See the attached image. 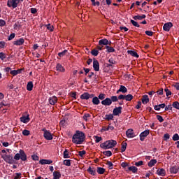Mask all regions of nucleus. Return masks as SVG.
I'll list each match as a JSON object with an SVG mask.
<instances>
[{
    "instance_id": "4be33fe9",
    "label": "nucleus",
    "mask_w": 179,
    "mask_h": 179,
    "mask_svg": "<svg viewBox=\"0 0 179 179\" xmlns=\"http://www.w3.org/2000/svg\"><path fill=\"white\" fill-rule=\"evenodd\" d=\"M120 92H121L122 93H127V92H128V90L127 89V87H125V86L120 85V89L117 91V94H118Z\"/></svg>"
},
{
    "instance_id": "f704fd0d",
    "label": "nucleus",
    "mask_w": 179,
    "mask_h": 179,
    "mask_svg": "<svg viewBox=\"0 0 179 179\" xmlns=\"http://www.w3.org/2000/svg\"><path fill=\"white\" fill-rule=\"evenodd\" d=\"M63 157H64V159H69V157H71L69 156V153L68 152V150H65L64 151Z\"/></svg>"
},
{
    "instance_id": "f3484780",
    "label": "nucleus",
    "mask_w": 179,
    "mask_h": 179,
    "mask_svg": "<svg viewBox=\"0 0 179 179\" xmlns=\"http://www.w3.org/2000/svg\"><path fill=\"white\" fill-rule=\"evenodd\" d=\"M57 101H58V98H57V96H53L49 98V103L52 106H54V104H55V103H57Z\"/></svg>"
},
{
    "instance_id": "dca6fc26",
    "label": "nucleus",
    "mask_w": 179,
    "mask_h": 179,
    "mask_svg": "<svg viewBox=\"0 0 179 179\" xmlns=\"http://www.w3.org/2000/svg\"><path fill=\"white\" fill-rule=\"evenodd\" d=\"M122 110V107H121V106L114 108L113 109V115H119V114H121Z\"/></svg>"
},
{
    "instance_id": "a878e982",
    "label": "nucleus",
    "mask_w": 179,
    "mask_h": 179,
    "mask_svg": "<svg viewBox=\"0 0 179 179\" xmlns=\"http://www.w3.org/2000/svg\"><path fill=\"white\" fill-rule=\"evenodd\" d=\"M146 18V15L143 14L141 15H135L134 17H133V19H134V20H142V19H145Z\"/></svg>"
},
{
    "instance_id": "7c9ffc66",
    "label": "nucleus",
    "mask_w": 179,
    "mask_h": 179,
    "mask_svg": "<svg viewBox=\"0 0 179 179\" xmlns=\"http://www.w3.org/2000/svg\"><path fill=\"white\" fill-rule=\"evenodd\" d=\"M156 163H157V160H156V159H151L148 162V167H153V166H155V164H156Z\"/></svg>"
},
{
    "instance_id": "39448f33",
    "label": "nucleus",
    "mask_w": 179,
    "mask_h": 179,
    "mask_svg": "<svg viewBox=\"0 0 179 179\" xmlns=\"http://www.w3.org/2000/svg\"><path fill=\"white\" fill-rule=\"evenodd\" d=\"M43 132V137L46 141H52V134L49 130H47L45 128L42 129Z\"/></svg>"
},
{
    "instance_id": "f03ea898",
    "label": "nucleus",
    "mask_w": 179,
    "mask_h": 179,
    "mask_svg": "<svg viewBox=\"0 0 179 179\" xmlns=\"http://www.w3.org/2000/svg\"><path fill=\"white\" fill-rule=\"evenodd\" d=\"M115 145H117V141L115 140H108L101 143L100 146L102 149L107 150L114 148Z\"/></svg>"
},
{
    "instance_id": "774afa93",
    "label": "nucleus",
    "mask_w": 179,
    "mask_h": 179,
    "mask_svg": "<svg viewBox=\"0 0 179 179\" xmlns=\"http://www.w3.org/2000/svg\"><path fill=\"white\" fill-rule=\"evenodd\" d=\"M173 86L176 87V90H179V83H175Z\"/></svg>"
},
{
    "instance_id": "4c0bfd02",
    "label": "nucleus",
    "mask_w": 179,
    "mask_h": 179,
    "mask_svg": "<svg viewBox=\"0 0 179 179\" xmlns=\"http://www.w3.org/2000/svg\"><path fill=\"white\" fill-rule=\"evenodd\" d=\"M94 139H95V143H99V142H101V141L103 139L101 137L98 136H94Z\"/></svg>"
},
{
    "instance_id": "c9c22d12",
    "label": "nucleus",
    "mask_w": 179,
    "mask_h": 179,
    "mask_svg": "<svg viewBox=\"0 0 179 179\" xmlns=\"http://www.w3.org/2000/svg\"><path fill=\"white\" fill-rule=\"evenodd\" d=\"M103 155H104V156H107L108 157H110V156H113V152H111V151L110 150L104 151L103 152Z\"/></svg>"
},
{
    "instance_id": "13d9d810",
    "label": "nucleus",
    "mask_w": 179,
    "mask_h": 179,
    "mask_svg": "<svg viewBox=\"0 0 179 179\" xmlns=\"http://www.w3.org/2000/svg\"><path fill=\"white\" fill-rule=\"evenodd\" d=\"M173 141H179V136L178 134H176L172 137Z\"/></svg>"
},
{
    "instance_id": "f257e3e1",
    "label": "nucleus",
    "mask_w": 179,
    "mask_h": 179,
    "mask_svg": "<svg viewBox=\"0 0 179 179\" xmlns=\"http://www.w3.org/2000/svg\"><path fill=\"white\" fill-rule=\"evenodd\" d=\"M85 141V134L82 131H77L76 134L73 136L72 142L76 145H82Z\"/></svg>"
},
{
    "instance_id": "aec40b11",
    "label": "nucleus",
    "mask_w": 179,
    "mask_h": 179,
    "mask_svg": "<svg viewBox=\"0 0 179 179\" xmlns=\"http://www.w3.org/2000/svg\"><path fill=\"white\" fill-rule=\"evenodd\" d=\"M56 71L59 72H65V68L61 65V64L58 63L56 66Z\"/></svg>"
},
{
    "instance_id": "9d476101",
    "label": "nucleus",
    "mask_w": 179,
    "mask_h": 179,
    "mask_svg": "<svg viewBox=\"0 0 179 179\" xmlns=\"http://www.w3.org/2000/svg\"><path fill=\"white\" fill-rule=\"evenodd\" d=\"M149 130H145L140 134V141L143 142L145 141V138L149 135Z\"/></svg>"
},
{
    "instance_id": "0eeeda50",
    "label": "nucleus",
    "mask_w": 179,
    "mask_h": 179,
    "mask_svg": "<svg viewBox=\"0 0 179 179\" xmlns=\"http://www.w3.org/2000/svg\"><path fill=\"white\" fill-rule=\"evenodd\" d=\"M92 97H94V94H90L88 92H85L80 96L81 100H89V99H92Z\"/></svg>"
},
{
    "instance_id": "79ce46f5",
    "label": "nucleus",
    "mask_w": 179,
    "mask_h": 179,
    "mask_svg": "<svg viewBox=\"0 0 179 179\" xmlns=\"http://www.w3.org/2000/svg\"><path fill=\"white\" fill-rule=\"evenodd\" d=\"M83 118L84 120L87 122V120H89V118H90V114H89V113L84 114Z\"/></svg>"
},
{
    "instance_id": "1a4fd4ad",
    "label": "nucleus",
    "mask_w": 179,
    "mask_h": 179,
    "mask_svg": "<svg viewBox=\"0 0 179 179\" xmlns=\"http://www.w3.org/2000/svg\"><path fill=\"white\" fill-rule=\"evenodd\" d=\"M21 122H23V124H27V122H29L30 121V117L29 115H22L20 118Z\"/></svg>"
},
{
    "instance_id": "864d4df0",
    "label": "nucleus",
    "mask_w": 179,
    "mask_h": 179,
    "mask_svg": "<svg viewBox=\"0 0 179 179\" xmlns=\"http://www.w3.org/2000/svg\"><path fill=\"white\" fill-rule=\"evenodd\" d=\"M164 92H165L166 95L167 96H171V91H170L168 88H165V89H164Z\"/></svg>"
},
{
    "instance_id": "7ed1b4c3",
    "label": "nucleus",
    "mask_w": 179,
    "mask_h": 179,
    "mask_svg": "<svg viewBox=\"0 0 179 179\" xmlns=\"http://www.w3.org/2000/svg\"><path fill=\"white\" fill-rule=\"evenodd\" d=\"M22 160V162H26L27 160V155L23 150H20L19 153L15 154L14 156V160Z\"/></svg>"
},
{
    "instance_id": "58836bf2",
    "label": "nucleus",
    "mask_w": 179,
    "mask_h": 179,
    "mask_svg": "<svg viewBox=\"0 0 179 179\" xmlns=\"http://www.w3.org/2000/svg\"><path fill=\"white\" fill-rule=\"evenodd\" d=\"M130 22H131V24H133V26H134V27H141V25H139V24H138V22H136L135 20H131Z\"/></svg>"
},
{
    "instance_id": "ddd939ff",
    "label": "nucleus",
    "mask_w": 179,
    "mask_h": 179,
    "mask_svg": "<svg viewBox=\"0 0 179 179\" xmlns=\"http://www.w3.org/2000/svg\"><path fill=\"white\" fill-rule=\"evenodd\" d=\"M93 68L96 72H99L100 71V66L99 64V61L94 59L93 61Z\"/></svg>"
},
{
    "instance_id": "603ef678",
    "label": "nucleus",
    "mask_w": 179,
    "mask_h": 179,
    "mask_svg": "<svg viewBox=\"0 0 179 179\" xmlns=\"http://www.w3.org/2000/svg\"><path fill=\"white\" fill-rule=\"evenodd\" d=\"M6 47V42L1 41H0V48H5Z\"/></svg>"
},
{
    "instance_id": "473e14b6",
    "label": "nucleus",
    "mask_w": 179,
    "mask_h": 179,
    "mask_svg": "<svg viewBox=\"0 0 179 179\" xmlns=\"http://www.w3.org/2000/svg\"><path fill=\"white\" fill-rule=\"evenodd\" d=\"M132 99H134V96H132V94L125 95L124 100H126V101H131Z\"/></svg>"
},
{
    "instance_id": "ea45409f",
    "label": "nucleus",
    "mask_w": 179,
    "mask_h": 179,
    "mask_svg": "<svg viewBox=\"0 0 179 179\" xmlns=\"http://www.w3.org/2000/svg\"><path fill=\"white\" fill-rule=\"evenodd\" d=\"M106 48L107 49L108 52H114V51H115V49L113 47L106 46Z\"/></svg>"
},
{
    "instance_id": "9b49d317",
    "label": "nucleus",
    "mask_w": 179,
    "mask_h": 179,
    "mask_svg": "<svg viewBox=\"0 0 179 179\" xmlns=\"http://www.w3.org/2000/svg\"><path fill=\"white\" fill-rule=\"evenodd\" d=\"M178 171H179V166L177 165H174L171 166L169 169V171L171 174H177V173H178Z\"/></svg>"
},
{
    "instance_id": "69168bd1",
    "label": "nucleus",
    "mask_w": 179,
    "mask_h": 179,
    "mask_svg": "<svg viewBox=\"0 0 179 179\" xmlns=\"http://www.w3.org/2000/svg\"><path fill=\"white\" fill-rule=\"evenodd\" d=\"M157 94H159V96H162L163 94V88H160L157 92Z\"/></svg>"
},
{
    "instance_id": "5fc2aeb1",
    "label": "nucleus",
    "mask_w": 179,
    "mask_h": 179,
    "mask_svg": "<svg viewBox=\"0 0 179 179\" xmlns=\"http://www.w3.org/2000/svg\"><path fill=\"white\" fill-rule=\"evenodd\" d=\"M5 58H6V55H5V53L3 52H0V59L1 61H3V59H5Z\"/></svg>"
},
{
    "instance_id": "b1692460",
    "label": "nucleus",
    "mask_w": 179,
    "mask_h": 179,
    "mask_svg": "<svg viewBox=\"0 0 179 179\" xmlns=\"http://www.w3.org/2000/svg\"><path fill=\"white\" fill-rule=\"evenodd\" d=\"M61 178V173L58 171H55L53 172V179H59Z\"/></svg>"
},
{
    "instance_id": "f8f14e48",
    "label": "nucleus",
    "mask_w": 179,
    "mask_h": 179,
    "mask_svg": "<svg viewBox=\"0 0 179 179\" xmlns=\"http://www.w3.org/2000/svg\"><path fill=\"white\" fill-rule=\"evenodd\" d=\"M173 27L172 22H167L164 24L163 29L164 31H170V29Z\"/></svg>"
},
{
    "instance_id": "680f3d73",
    "label": "nucleus",
    "mask_w": 179,
    "mask_h": 179,
    "mask_svg": "<svg viewBox=\"0 0 179 179\" xmlns=\"http://www.w3.org/2000/svg\"><path fill=\"white\" fill-rule=\"evenodd\" d=\"M145 34L147 36H149L150 37H152V36H153V31H145Z\"/></svg>"
},
{
    "instance_id": "393cba45",
    "label": "nucleus",
    "mask_w": 179,
    "mask_h": 179,
    "mask_svg": "<svg viewBox=\"0 0 179 179\" xmlns=\"http://www.w3.org/2000/svg\"><path fill=\"white\" fill-rule=\"evenodd\" d=\"M34 86V85H33V82L31 81L28 82L27 85V90H28V92H31V90H33Z\"/></svg>"
},
{
    "instance_id": "5701e85b",
    "label": "nucleus",
    "mask_w": 179,
    "mask_h": 179,
    "mask_svg": "<svg viewBox=\"0 0 179 179\" xmlns=\"http://www.w3.org/2000/svg\"><path fill=\"white\" fill-rule=\"evenodd\" d=\"M157 174H158V176H161L162 177H164V176H166V171L163 169H159L157 171Z\"/></svg>"
},
{
    "instance_id": "4d7b16f0",
    "label": "nucleus",
    "mask_w": 179,
    "mask_h": 179,
    "mask_svg": "<svg viewBox=\"0 0 179 179\" xmlns=\"http://www.w3.org/2000/svg\"><path fill=\"white\" fill-rule=\"evenodd\" d=\"M135 166H136V167H140V166H143V161H139V162H135Z\"/></svg>"
},
{
    "instance_id": "e433bc0d",
    "label": "nucleus",
    "mask_w": 179,
    "mask_h": 179,
    "mask_svg": "<svg viewBox=\"0 0 179 179\" xmlns=\"http://www.w3.org/2000/svg\"><path fill=\"white\" fill-rule=\"evenodd\" d=\"M63 164H64V166H67L68 167L71 166V159L64 160Z\"/></svg>"
},
{
    "instance_id": "052dcab7",
    "label": "nucleus",
    "mask_w": 179,
    "mask_h": 179,
    "mask_svg": "<svg viewBox=\"0 0 179 179\" xmlns=\"http://www.w3.org/2000/svg\"><path fill=\"white\" fill-rule=\"evenodd\" d=\"M20 176H22V173H15V175H14V178H15V179H19V178H20Z\"/></svg>"
},
{
    "instance_id": "6ab92c4d",
    "label": "nucleus",
    "mask_w": 179,
    "mask_h": 179,
    "mask_svg": "<svg viewBox=\"0 0 179 179\" xmlns=\"http://www.w3.org/2000/svg\"><path fill=\"white\" fill-rule=\"evenodd\" d=\"M87 171H88L91 176H96V174H97L96 172V169L92 168L90 166L87 169Z\"/></svg>"
},
{
    "instance_id": "a211bd4d",
    "label": "nucleus",
    "mask_w": 179,
    "mask_h": 179,
    "mask_svg": "<svg viewBox=\"0 0 179 179\" xmlns=\"http://www.w3.org/2000/svg\"><path fill=\"white\" fill-rule=\"evenodd\" d=\"M52 160L50 159H41L39 161V164L44 165V164H52Z\"/></svg>"
},
{
    "instance_id": "cd10ccee",
    "label": "nucleus",
    "mask_w": 179,
    "mask_h": 179,
    "mask_svg": "<svg viewBox=\"0 0 179 179\" xmlns=\"http://www.w3.org/2000/svg\"><path fill=\"white\" fill-rule=\"evenodd\" d=\"M92 103L94 104V106H99V104H100V100L97 96L93 97Z\"/></svg>"
},
{
    "instance_id": "bb28decb",
    "label": "nucleus",
    "mask_w": 179,
    "mask_h": 179,
    "mask_svg": "<svg viewBox=\"0 0 179 179\" xmlns=\"http://www.w3.org/2000/svg\"><path fill=\"white\" fill-rule=\"evenodd\" d=\"M99 45H108V40L103 38L99 41Z\"/></svg>"
},
{
    "instance_id": "37998d69",
    "label": "nucleus",
    "mask_w": 179,
    "mask_h": 179,
    "mask_svg": "<svg viewBox=\"0 0 179 179\" xmlns=\"http://www.w3.org/2000/svg\"><path fill=\"white\" fill-rule=\"evenodd\" d=\"M91 54L94 55V57H97V55H99V50L94 49L92 50Z\"/></svg>"
},
{
    "instance_id": "2eb2a0df",
    "label": "nucleus",
    "mask_w": 179,
    "mask_h": 179,
    "mask_svg": "<svg viewBox=\"0 0 179 179\" xmlns=\"http://www.w3.org/2000/svg\"><path fill=\"white\" fill-rule=\"evenodd\" d=\"M14 45H23L24 44V39L21 38L13 42Z\"/></svg>"
},
{
    "instance_id": "c03bdc74",
    "label": "nucleus",
    "mask_w": 179,
    "mask_h": 179,
    "mask_svg": "<svg viewBox=\"0 0 179 179\" xmlns=\"http://www.w3.org/2000/svg\"><path fill=\"white\" fill-rule=\"evenodd\" d=\"M110 100H111V103H115V101H118V97H117V96H112L110 97Z\"/></svg>"
},
{
    "instance_id": "e2e57ef3",
    "label": "nucleus",
    "mask_w": 179,
    "mask_h": 179,
    "mask_svg": "<svg viewBox=\"0 0 179 179\" xmlns=\"http://www.w3.org/2000/svg\"><path fill=\"white\" fill-rule=\"evenodd\" d=\"M106 120H113V118H114V116L112 114L106 115Z\"/></svg>"
},
{
    "instance_id": "3c124183",
    "label": "nucleus",
    "mask_w": 179,
    "mask_h": 179,
    "mask_svg": "<svg viewBox=\"0 0 179 179\" xmlns=\"http://www.w3.org/2000/svg\"><path fill=\"white\" fill-rule=\"evenodd\" d=\"M48 30H50V31H54V27L51 25V24H48L46 25Z\"/></svg>"
},
{
    "instance_id": "338daca9",
    "label": "nucleus",
    "mask_w": 179,
    "mask_h": 179,
    "mask_svg": "<svg viewBox=\"0 0 179 179\" xmlns=\"http://www.w3.org/2000/svg\"><path fill=\"white\" fill-rule=\"evenodd\" d=\"M10 75H13V76H16V75H17V73L16 71V70H13L10 72Z\"/></svg>"
},
{
    "instance_id": "c756f323",
    "label": "nucleus",
    "mask_w": 179,
    "mask_h": 179,
    "mask_svg": "<svg viewBox=\"0 0 179 179\" xmlns=\"http://www.w3.org/2000/svg\"><path fill=\"white\" fill-rule=\"evenodd\" d=\"M96 173H98V174H103V173H106V169L104 168L97 167Z\"/></svg>"
},
{
    "instance_id": "72a5a7b5",
    "label": "nucleus",
    "mask_w": 179,
    "mask_h": 179,
    "mask_svg": "<svg viewBox=\"0 0 179 179\" xmlns=\"http://www.w3.org/2000/svg\"><path fill=\"white\" fill-rule=\"evenodd\" d=\"M125 150H127V143L123 142L122 143V148H121L122 153H124V152H125Z\"/></svg>"
},
{
    "instance_id": "2f4dec72",
    "label": "nucleus",
    "mask_w": 179,
    "mask_h": 179,
    "mask_svg": "<svg viewBox=\"0 0 179 179\" xmlns=\"http://www.w3.org/2000/svg\"><path fill=\"white\" fill-rule=\"evenodd\" d=\"M128 170L129 171H132L134 173H138V168L136 166H129Z\"/></svg>"
},
{
    "instance_id": "49530a36",
    "label": "nucleus",
    "mask_w": 179,
    "mask_h": 179,
    "mask_svg": "<svg viewBox=\"0 0 179 179\" xmlns=\"http://www.w3.org/2000/svg\"><path fill=\"white\" fill-rule=\"evenodd\" d=\"M107 166H108V169H110V170H113V162H110V161H108L107 162Z\"/></svg>"
},
{
    "instance_id": "a19ab883",
    "label": "nucleus",
    "mask_w": 179,
    "mask_h": 179,
    "mask_svg": "<svg viewBox=\"0 0 179 179\" xmlns=\"http://www.w3.org/2000/svg\"><path fill=\"white\" fill-rule=\"evenodd\" d=\"M22 135H24V136H29V135H30V131H29L27 129L23 130Z\"/></svg>"
},
{
    "instance_id": "6e6552de",
    "label": "nucleus",
    "mask_w": 179,
    "mask_h": 179,
    "mask_svg": "<svg viewBox=\"0 0 179 179\" xmlns=\"http://www.w3.org/2000/svg\"><path fill=\"white\" fill-rule=\"evenodd\" d=\"M126 135L127 138H135V136H136L134 132V129H127L126 131Z\"/></svg>"
},
{
    "instance_id": "412c9836",
    "label": "nucleus",
    "mask_w": 179,
    "mask_h": 179,
    "mask_svg": "<svg viewBox=\"0 0 179 179\" xmlns=\"http://www.w3.org/2000/svg\"><path fill=\"white\" fill-rule=\"evenodd\" d=\"M127 54L131 55V57H135V58H139V55L136 51L134 50H128Z\"/></svg>"
},
{
    "instance_id": "8fccbe9b",
    "label": "nucleus",
    "mask_w": 179,
    "mask_h": 179,
    "mask_svg": "<svg viewBox=\"0 0 179 179\" xmlns=\"http://www.w3.org/2000/svg\"><path fill=\"white\" fill-rule=\"evenodd\" d=\"M85 155H86L85 150H82L78 152V156H80V157H83V156H85Z\"/></svg>"
},
{
    "instance_id": "4468645a",
    "label": "nucleus",
    "mask_w": 179,
    "mask_h": 179,
    "mask_svg": "<svg viewBox=\"0 0 179 179\" xmlns=\"http://www.w3.org/2000/svg\"><path fill=\"white\" fill-rule=\"evenodd\" d=\"M102 106H111V99L110 98H106L103 101H101Z\"/></svg>"
},
{
    "instance_id": "20e7f679",
    "label": "nucleus",
    "mask_w": 179,
    "mask_h": 179,
    "mask_svg": "<svg viewBox=\"0 0 179 179\" xmlns=\"http://www.w3.org/2000/svg\"><path fill=\"white\" fill-rule=\"evenodd\" d=\"M2 159L8 163V164H15V159H13V156L12 155H6L4 154L1 155Z\"/></svg>"
},
{
    "instance_id": "423d86ee",
    "label": "nucleus",
    "mask_w": 179,
    "mask_h": 179,
    "mask_svg": "<svg viewBox=\"0 0 179 179\" xmlns=\"http://www.w3.org/2000/svg\"><path fill=\"white\" fill-rule=\"evenodd\" d=\"M20 2V0H8L7 6H8V8H13L15 9L17 8V5H19Z\"/></svg>"
},
{
    "instance_id": "0e129e2a",
    "label": "nucleus",
    "mask_w": 179,
    "mask_h": 179,
    "mask_svg": "<svg viewBox=\"0 0 179 179\" xmlns=\"http://www.w3.org/2000/svg\"><path fill=\"white\" fill-rule=\"evenodd\" d=\"M31 159H32V160L37 161V160H38V156H37L36 155H31Z\"/></svg>"
},
{
    "instance_id": "c85d7f7f",
    "label": "nucleus",
    "mask_w": 179,
    "mask_h": 179,
    "mask_svg": "<svg viewBox=\"0 0 179 179\" xmlns=\"http://www.w3.org/2000/svg\"><path fill=\"white\" fill-rule=\"evenodd\" d=\"M149 102V96L148 95L143 96L142 103L143 104H148Z\"/></svg>"
},
{
    "instance_id": "bf43d9fd",
    "label": "nucleus",
    "mask_w": 179,
    "mask_h": 179,
    "mask_svg": "<svg viewBox=\"0 0 179 179\" xmlns=\"http://www.w3.org/2000/svg\"><path fill=\"white\" fill-rule=\"evenodd\" d=\"M15 33L10 34V35L8 38V41H10V40H13V38H15Z\"/></svg>"
},
{
    "instance_id": "de8ad7c7",
    "label": "nucleus",
    "mask_w": 179,
    "mask_h": 179,
    "mask_svg": "<svg viewBox=\"0 0 179 179\" xmlns=\"http://www.w3.org/2000/svg\"><path fill=\"white\" fill-rule=\"evenodd\" d=\"M172 106L174 108H176V110H179V103L178 101L173 102Z\"/></svg>"
},
{
    "instance_id": "a18cd8bd",
    "label": "nucleus",
    "mask_w": 179,
    "mask_h": 179,
    "mask_svg": "<svg viewBox=\"0 0 179 179\" xmlns=\"http://www.w3.org/2000/svg\"><path fill=\"white\" fill-rule=\"evenodd\" d=\"M66 52H68V50H64L63 52H59L58 55L60 57H64V55L66 54Z\"/></svg>"
},
{
    "instance_id": "09e8293b",
    "label": "nucleus",
    "mask_w": 179,
    "mask_h": 179,
    "mask_svg": "<svg viewBox=\"0 0 179 179\" xmlns=\"http://www.w3.org/2000/svg\"><path fill=\"white\" fill-rule=\"evenodd\" d=\"M98 99L102 101L106 99V94L103 93L100 94L98 96Z\"/></svg>"
},
{
    "instance_id": "6e6d98bb",
    "label": "nucleus",
    "mask_w": 179,
    "mask_h": 179,
    "mask_svg": "<svg viewBox=\"0 0 179 179\" xmlns=\"http://www.w3.org/2000/svg\"><path fill=\"white\" fill-rule=\"evenodd\" d=\"M157 119L159 122H163V121H164V119H163V117L160 115H157Z\"/></svg>"
}]
</instances>
